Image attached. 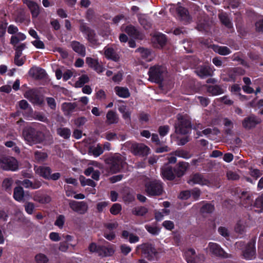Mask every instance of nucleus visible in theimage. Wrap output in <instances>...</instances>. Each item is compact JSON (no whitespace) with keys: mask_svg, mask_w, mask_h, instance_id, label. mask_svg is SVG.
Instances as JSON below:
<instances>
[{"mask_svg":"<svg viewBox=\"0 0 263 263\" xmlns=\"http://www.w3.org/2000/svg\"><path fill=\"white\" fill-rule=\"evenodd\" d=\"M47 103L51 109H55L56 108V102L54 98L48 97L46 98Z\"/></svg>","mask_w":263,"mask_h":263,"instance_id":"680f3d73","label":"nucleus"},{"mask_svg":"<svg viewBox=\"0 0 263 263\" xmlns=\"http://www.w3.org/2000/svg\"><path fill=\"white\" fill-rule=\"evenodd\" d=\"M35 260L37 263H47L48 259L44 254H39L35 256Z\"/></svg>","mask_w":263,"mask_h":263,"instance_id":"4d7b16f0","label":"nucleus"},{"mask_svg":"<svg viewBox=\"0 0 263 263\" xmlns=\"http://www.w3.org/2000/svg\"><path fill=\"white\" fill-rule=\"evenodd\" d=\"M23 136L27 144L30 146L33 145V127L31 125L24 128L23 131Z\"/></svg>","mask_w":263,"mask_h":263,"instance_id":"2eb2a0df","label":"nucleus"},{"mask_svg":"<svg viewBox=\"0 0 263 263\" xmlns=\"http://www.w3.org/2000/svg\"><path fill=\"white\" fill-rule=\"evenodd\" d=\"M138 19L140 24L145 29H148L151 27L150 23L146 19V16L144 15H138Z\"/></svg>","mask_w":263,"mask_h":263,"instance_id":"37998d69","label":"nucleus"},{"mask_svg":"<svg viewBox=\"0 0 263 263\" xmlns=\"http://www.w3.org/2000/svg\"><path fill=\"white\" fill-rule=\"evenodd\" d=\"M77 106V105L76 103H72L65 102L62 104V109L64 112L65 115H69L75 110Z\"/></svg>","mask_w":263,"mask_h":263,"instance_id":"cd10ccee","label":"nucleus"},{"mask_svg":"<svg viewBox=\"0 0 263 263\" xmlns=\"http://www.w3.org/2000/svg\"><path fill=\"white\" fill-rule=\"evenodd\" d=\"M260 119L254 115H251L250 116L245 118L242 124L244 128L246 129H251L254 127L257 124L260 123Z\"/></svg>","mask_w":263,"mask_h":263,"instance_id":"ddd939ff","label":"nucleus"},{"mask_svg":"<svg viewBox=\"0 0 263 263\" xmlns=\"http://www.w3.org/2000/svg\"><path fill=\"white\" fill-rule=\"evenodd\" d=\"M178 122L176 125V132L185 135L189 132L191 127V122L189 119L182 116L178 115Z\"/></svg>","mask_w":263,"mask_h":263,"instance_id":"0eeeda50","label":"nucleus"},{"mask_svg":"<svg viewBox=\"0 0 263 263\" xmlns=\"http://www.w3.org/2000/svg\"><path fill=\"white\" fill-rule=\"evenodd\" d=\"M34 46L39 49L44 48V43L40 40L35 31H34Z\"/></svg>","mask_w":263,"mask_h":263,"instance_id":"de8ad7c7","label":"nucleus"},{"mask_svg":"<svg viewBox=\"0 0 263 263\" xmlns=\"http://www.w3.org/2000/svg\"><path fill=\"white\" fill-rule=\"evenodd\" d=\"M115 252V249L112 245L108 247H99L97 250V253L99 256L102 257L109 256L112 255Z\"/></svg>","mask_w":263,"mask_h":263,"instance_id":"6ab92c4d","label":"nucleus"},{"mask_svg":"<svg viewBox=\"0 0 263 263\" xmlns=\"http://www.w3.org/2000/svg\"><path fill=\"white\" fill-rule=\"evenodd\" d=\"M245 222L241 220L239 221L235 227V232L239 234H242L245 231Z\"/></svg>","mask_w":263,"mask_h":263,"instance_id":"c03bdc74","label":"nucleus"},{"mask_svg":"<svg viewBox=\"0 0 263 263\" xmlns=\"http://www.w3.org/2000/svg\"><path fill=\"white\" fill-rule=\"evenodd\" d=\"M177 13L180 18L185 22L187 23L190 20V16L189 15L187 10L182 7H179L177 10Z\"/></svg>","mask_w":263,"mask_h":263,"instance_id":"2f4dec72","label":"nucleus"},{"mask_svg":"<svg viewBox=\"0 0 263 263\" xmlns=\"http://www.w3.org/2000/svg\"><path fill=\"white\" fill-rule=\"evenodd\" d=\"M184 256L187 263H196L197 255L195 251L193 249H189L184 253Z\"/></svg>","mask_w":263,"mask_h":263,"instance_id":"c85d7f7f","label":"nucleus"},{"mask_svg":"<svg viewBox=\"0 0 263 263\" xmlns=\"http://www.w3.org/2000/svg\"><path fill=\"white\" fill-rule=\"evenodd\" d=\"M175 155L185 159H187L190 157V154L183 150L176 151L175 152Z\"/></svg>","mask_w":263,"mask_h":263,"instance_id":"13d9d810","label":"nucleus"},{"mask_svg":"<svg viewBox=\"0 0 263 263\" xmlns=\"http://www.w3.org/2000/svg\"><path fill=\"white\" fill-rule=\"evenodd\" d=\"M241 199L242 202V204L245 207H248L249 205H251L252 203L253 199L252 195L249 193H245L241 197Z\"/></svg>","mask_w":263,"mask_h":263,"instance_id":"72a5a7b5","label":"nucleus"},{"mask_svg":"<svg viewBox=\"0 0 263 263\" xmlns=\"http://www.w3.org/2000/svg\"><path fill=\"white\" fill-rule=\"evenodd\" d=\"M136 51L138 52L141 57L147 62L151 61L153 58L152 52L149 49L139 48L137 49Z\"/></svg>","mask_w":263,"mask_h":263,"instance_id":"5701e85b","label":"nucleus"},{"mask_svg":"<svg viewBox=\"0 0 263 263\" xmlns=\"http://www.w3.org/2000/svg\"><path fill=\"white\" fill-rule=\"evenodd\" d=\"M166 71V69L164 66H155L150 68L148 71L149 80L159 83L163 79V77Z\"/></svg>","mask_w":263,"mask_h":263,"instance_id":"20e7f679","label":"nucleus"},{"mask_svg":"<svg viewBox=\"0 0 263 263\" xmlns=\"http://www.w3.org/2000/svg\"><path fill=\"white\" fill-rule=\"evenodd\" d=\"M18 106L23 110L22 114L24 118L29 119L33 117V111L30 106L25 100H22L18 102Z\"/></svg>","mask_w":263,"mask_h":263,"instance_id":"f8f14e48","label":"nucleus"},{"mask_svg":"<svg viewBox=\"0 0 263 263\" xmlns=\"http://www.w3.org/2000/svg\"><path fill=\"white\" fill-rule=\"evenodd\" d=\"M44 102V97L42 95H34V104L42 105Z\"/></svg>","mask_w":263,"mask_h":263,"instance_id":"69168bd1","label":"nucleus"},{"mask_svg":"<svg viewBox=\"0 0 263 263\" xmlns=\"http://www.w3.org/2000/svg\"><path fill=\"white\" fill-rule=\"evenodd\" d=\"M14 48L15 50V55H16V57H21L22 55V51L26 48V45L22 43Z\"/></svg>","mask_w":263,"mask_h":263,"instance_id":"6e6d98bb","label":"nucleus"},{"mask_svg":"<svg viewBox=\"0 0 263 263\" xmlns=\"http://www.w3.org/2000/svg\"><path fill=\"white\" fill-rule=\"evenodd\" d=\"M121 211V206L119 203H115L110 208L111 214H118Z\"/></svg>","mask_w":263,"mask_h":263,"instance_id":"052dcab7","label":"nucleus"},{"mask_svg":"<svg viewBox=\"0 0 263 263\" xmlns=\"http://www.w3.org/2000/svg\"><path fill=\"white\" fill-rule=\"evenodd\" d=\"M212 48L215 52L222 55H228L231 52L230 49L226 46L214 45Z\"/></svg>","mask_w":263,"mask_h":263,"instance_id":"c756f323","label":"nucleus"},{"mask_svg":"<svg viewBox=\"0 0 263 263\" xmlns=\"http://www.w3.org/2000/svg\"><path fill=\"white\" fill-rule=\"evenodd\" d=\"M70 208L75 212L84 211L87 209V205L84 202L72 201L69 203Z\"/></svg>","mask_w":263,"mask_h":263,"instance_id":"a878e982","label":"nucleus"},{"mask_svg":"<svg viewBox=\"0 0 263 263\" xmlns=\"http://www.w3.org/2000/svg\"><path fill=\"white\" fill-rule=\"evenodd\" d=\"M58 133L64 138H68L70 136V131L66 128H61L58 129Z\"/></svg>","mask_w":263,"mask_h":263,"instance_id":"864d4df0","label":"nucleus"},{"mask_svg":"<svg viewBox=\"0 0 263 263\" xmlns=\"http://www.w3.org/2000/svg\"><path fill=\"white\" fill-rule=\"evenodd\" d=\"M118 121L119 117L116 111L110 110L107 112L106 122L108 124H116Z\"/></svg>","mask_w":263,"mask_h":263,"instance_id":"bb28decb","label":"nucleus"},{"mask_svg":"<svg viewBox=\"0 0 263 263\" xmlns=\"http://www.w3.org/2000/svg\"><path fill=\"white\" fill-rule=\"evenodd\" d=\"M208 91L212 95L216 96L224 93V89L219 86L216 85L209 87Z\"/></svg>","mask_w":263,"mask_h":263,"instance_id":"f704fd0d","label":"nucleus"},{"mask_svg":"<svg viewBox=\"0 0 263 263\" xmlns=\"http://www.w3.org/2000/svg\"><path fill=\"white\" fill-rule=\"evenodd\" d=\"M107 163L110 164V171L116 173L125 167L126 163L125 158L119 154H115L107 160Z\"/></svg>","mask_w":263,"mask_h":263,"instance_id":"f03ea898","label":"nucleus"},{"mask_svg":"<svg viewBox=\"0 0 263 263\" xmlns=\"http://www.w3.org/2000/svg\"><path fill=\"white\" fill-rule=\"evenodd\" d=\"M121 30L124 31L129 35L134 37L135 38H139V32L137 29L132 25H128L126 27L122 26L121 27Z\"/></svg>","mask_w":263,"mask_h":263,"instance_id":"b1692460","label":"nucleus"},{"mask_svg":"<svg viewBox=\"0 0 263 263\" xmlns=\"http://www.w3.org/2000/svg\"><path fill=\"white\" fill-rule=\"evenodd\" d=\"M188 167V164L186 162H179L177 168V175L180 176L183 175L184 172Z\"/></svg>","mask_w":263,"mask_h":263,"instance_id":"a18cd8bd","label":"nucleus"},{"mask_svg":"<svg viewBox=\"0 0 263 263\" xmlns=\"http://www.w3.org/2000/svg\"><path fill=\"white\" fill-rule=\"evenodd\" d=\"M45 71L39 67H34V78L38 79H42L46 76Z\"/></svg>","mask_w":263,"mask_h":263,"instance_id":"58836bf2","label":"nucleus"},{"mask_svg":"<svg viewBox=\"0 0 263 263\" xmlns=\"http://www.w3.org/2000/svg\"><path fill=\"white\" fill-rule=\"evenodd\" d=\"M195 71L197 75L201 78L212 76L213 73L212 68L205 65L197 67Z\"/></svg>","mask_w":263,"mask_h":263,"instance_id":"f3484780","label":"nucleus"},{"mask_svg":"<svg viewBox=\"0 0 263 263\" xmlns=\"http://www.w3.org/2000/svg\"><path fill=\"white\" fill-rule=\"evenodd\" d=\"M152 41L156 47H162L166 43V39L165 35L161 33H156L153 35Z\"/></svg>","mask_w":263,"mask_h":263,"instance_id":"dca6fc26","label":"nucleus"},{"mask_svg":"<svg viewBox=\"0 0 263 263\" xmlns=\"http://www.w3.org/2000/svg\"><path fill=\"white\" fill-rule=\"evenodd\" d=\"M27 196L28 193L24 192L23 188L22 186H16L14 189L13 196L15 200L19 202L24 201L25 200L28 199Z\"/></svg>","mask_w":263,"mask_h":263,"instance_id":"4468645a","label":"nucleus"},{"mask_svg":"<svg viewBox=\"0 0 263 263\" xmlns=\"http://www.w3.org/2000/svg\"><path fill=\"white\" fill-rule=\"evenodd\" d=\"M250 105L253 108H260L263 106V100H254L251 103H250Z\"/></svg>","mask_w":263,"mask_h":263,"instance_id":"0e129e2a","label":"nucleus"},{"mask_svg":"<svg viewBox=\"0 0 263 263\" xmlns=\"http://www.w3.org/2000/svg\"><path fill=\"white\" fill-rule=\"evenodd\" d=\"M115 91L117 95L121 98H126L130 96L129 90L126 87L116 86Z\"/></svg>","mask_w":263,"mask_h":263,"instance_id":"7c9ffc66","label":"nucleus"},{"mask_svg":"<svg viewBox=\"0 0 263 263\" xmlns=\"http://www.w3.org/2000/svg\"><path fill=\"white\" fill-rule=\"evenodd\" d=\"M223 124L226 133L227 134H231L232 129L233 127V124L232 122L228 119H224Z\"/></svg>","mask_w":263,"mask_h":263,"instance_id":"8fccbe9b","label":"nucleus"},{"mask_svg":"<svg viewBox=\"0 0 263 263\" xmlns=\"http://www.w3.org/2000/svg\"><path fill=\"white\" fill-rule=\"evenodd\" d=\"M213 132V133L214 134H218L219 133V130L216 128H208L202 130V133H203V134L206 136L210 139L212 140H214L215 136L210 135V132Z\"/></svg>","mask_w":263,"mask_h":263,"instance_id":"ea45409f","label":"nucleus"},{"mask_svg":"<svg viewBox=\"0 0 263 263\" xmlns=\"http://www.w3.org/2000/svg\"><path fill=\"white\" fill-rule=\"evenodd\" d=\"M35 172L43 177L49 179V176H50V174H51V170L47 166H40L36 169Z\"/></svg>","mask_w":263,"mask_h":263,"instance_id":"473e14b6","label":"nucleus"},{"mask_svg":"<svg viewBox=\"0 0 263 263\" xmlns=\"http://www.w3.org/2000/svg\"><path fill=\"white\" fill-rule=\"evenodd\" d=\"M141 250L142 255L152 260L157 258V252L155 248L151 244L144 243L137 247V250Z\"/></svg>","mask_w":263,"mask_h":263,"instance_id":"423d86ee","label":"nucleus"},{"mask_svg":"<svg viewBox=\"0 0 263 263\" xmlns=\"http://www.w3.org/2000/svg\"><path fill=\"white\" fill-rule=\"evenodd\" d=\"M104 54L107 59L114 61H118L120 59L118 54L111 47H105L104 48Z\"/></svg>","mask_w":263,"mask_h":263,"instance_id":"393cba45","label":"nucleus"},{"mask_svg":"<svg viewBox=\"0 0 263 263\" xmlns=\"http://www.w3.org/2000/svg\"><path fill=\"white\" fill-rule=\"evenodd\" d=\"M27 20V16L25 14V13L22 11L20 10L16 12L15 15V21L17 23H24Z\"/></svg>","mask_w":263,"mask_h":263,"instance_id":"79ce46f5","label":"nucleus"},{"mask_svg":"<svg viewBox=\"0 0 263 263\" xmlns=\"http://www.w3.org/2000/svg\"><path fill=\"white\" fill-rule=\"evenodd\" d=\"M89 153L97 157L103 153V149L101 146L98 144L96 146H93L89 148Z\"/></svg>","mask_w":263,"mask_h":263,"instance_id":"e433bc0d","label":"nucleus"},{"mask_svg":"<svg viewBox=\"0 0 263 263\" xmlns=\"http://www.w3.org/2000/svg\"><path fill=\"white\" fill-rule=\"evenodd\" d=\"M65 222V217L63 215H60L55 221V225L60 228H62Z\"/></svg>","mask_w":263,"mask_h":263,"instance_id":"bf43d9fd","label":"nucleus"},{"mask_svg":"<svg viewBox=\"0 0 263 263\" xmlns=\"http://www.w3.org/2000/svg\"><path fill=\"white\" fill-rule=\"evenodd\" d=\"M34 154L35 159L39 162H43L47 158V154L41 151H36L35 152Z\"/></svg>","mask_w":263,"mask_h":263,"instance_id":"3c124183","label":"nucleus"},{"mask_svg":"<svg viewBox=\"0 0 263 263\" xmlns=\"http://www.w3.org/2000/svg\"><path fill=\"white\" fill-rule=\"evenodd\" d=\"M105 137L107 140L112 141L117 139V135L114 133L108 132L105 134Z\"/></svg>","mask_w":263,"mask_h":263,"instance_id":"338daca9","label":"nucleus"},{"mask_svg":"<svg viewBox=\"0 0 263 263\" xmlns=\"http://www.w3.org/2000/svg\"><path fill=\"white\" fill-rule=\"evenodd\" d=\"M145 228L149 233L154 235H157L160 232V229L155 226L146 224L145 225Z\"/></svg>","mask_w":263,"mask_h":263,"instance_id":"09e8293b","label":"nucleus"},{"mask_svg":"<svg viewBox=\"0 0 263 263\" xmlns=\"http://www.w3.org/2000/svg\"><path fill=\"white\" fill-rule=\"evenodd\" d=\"M130 149L135 155L145 156L149 153V148L142 143L131 144Z\"/></svg>","mask_w":263,"mask_h":263,"instance_id":"9d476101","label":"nucleus"},{"mask_svg":"<svg viewBox=\"0 0 263 263\" xmlns=\"http://www.w3.org/2000/svg\"><path fill=\"white\" fill-rule=\"evenodd\" d=\"M86 62L89 67L93 68L98 72L100 73L104 70L103 67L99 64L97 59L88 57L86 59Z\"/></svg>","mask_w":263,"mask_h":263,"instance_id":"412c9836","label":"nucleus"},{"mask_svg":"<svg viewBox=\"0 0 263 263\" xmlns=\"http://www.w3.org/2000/svg\"><path fill=\"white\" fill-rule=\"evenodd\" d=\"M145 191L149 196H158L162 194L163 187L159 180L150 181L145 184Z\"/></svg>","mask_w":263,"mask_h":263,"instance_id":"39448f33","label":"nucleus"},{"mask_svg":"<svg viewBox=\"0 0 263 263\" xmlns=\"http://www.w3.org/2000/svg\"><path fill=\"white\" fill-rule=\"evenodd\" d=\"M194 212H200L202 214H211L214 211V205L210 203H199L193 207Z\"/></svg>","mask_w":263,"mask_h":263,"instance_id":"1a4fd4ad","label":"nucleus"},{"mask_svg":"<svg viewBox=\"0 0 263 263\" xmlns=\"http://www.w3.org/2000/svg\"><path fill=\"white\" fill-rule=\"evenodd\" d=\"M12 184V179L10 178H6L3 182L2 186L7 192L10 193L11 191V186Z\"/></svg>","mask_w":263,"mask_h":263,"instance_id":"49530a36","label":"nucleus"},{"mask_svg":"<svg viewBox=\"0 0 263 263\" xmlns=\"http://www.w3.org/2000/svg\"><path fill=\"white\" fill-rule=\"evenodd\" d=\"M208 248L210 251L216 256L222 258H228L229 257V255L216 243L210 242L208 245Z\"/></svg>","mask_w":263,"mask_h":263,"instance_id":"9b49d317","label":"nucleus"},{"mask_svg":"<svg viewBox=\"0 0 263 263\" xmlns=\"http://www.w3.org/2000/svg\"><path fill=\"white\" fill-rule=\"evenodd\" d=\"M80 181L82 186L89 185L92 187H95L96 185V183L90 179L86 180V182H84V177L83 176H80Z\"/></svg>","mask_w":263,"mask_h":263,"instance_id":"5fc2aeb1","label":"nucleus"},{"mask_svg":"<svg viewBox=\"0 0 263 263\" xmlns=\"http://www.w3.org/2000/svg\"><path fill=\"white\" fill-rule=\"evenodd\" d=\"M188 183L191 185L198 184L202 185H208L209 182L203 178L201 175L195 174L188 180Z\"/></svg>","mask_w":263,"mask_h":263,"instance_id":"a211bd4d","label":"nucleus"},{"mask_svg":"<svg viewBox=\"0 0 263 263\" xmlns=\"http://www.w3.org/2000/svg\"><path fill=\"white\" fill-rule=\"evenodd\" d=\"M161 175L163 178L167 180H173L175 178L172 168L168 164L165 165L161 168Z\"/></svg>","mask_w":263,"mask_h":263,"instance_id":"4be33fe9","label":"nucleus"},{"mask_svg":"<svg viewBox=\"0 0 263 263\" xmlns=\"http://www.w3.org/2000/svg\"><path fill=\"white\" fill-rule=\"evenodd\" d=\"M255 206L259 208L260 209L257 211L258 213L263 212V194L261 195L256 199L255 203Z\"/></svg>","mask_w":263,"mask_h":263,"instance_id":"603ef678","label":"nucleus"},{"mask_svg":"<svg viewBox=\"0 0 263 263\" xmlns=\"http://www.w3.org/2000/svg\"><path fill=\"white\" fill-rule=\"evenodd\" d=\"M72 49L78 54L85 57L86 54V48L85 46L77 41H72L71 43Z\"/></svg>","mask_w":263,"mask_h":263,"instance_id":"aec40b11","label":"nucleus"},{"mask_svg":"<svg viewBox=\"0 0 263 263\" xmlns=\"http://www.w3.org/2000/svg\"><path fill=\"white\" fill-rule=\"evenodd\" d=\"M219 17L221 23L224 24L227 27L231 28L232 27V24L226 13H221L219 15Z\"/></svg>","mask_w":263,"mask_h":263,"instance_id":"c9c22d12","label":"nucleus"},{"mask_svg":"<svg viewBox=\"0 0 263 263\" xmlns=\"http://www.w3.org/2000/svg\"><path fill=\"white\" fill-rule=\"evenodd\" d=\"M218 101H220L226 105H231L233 104V101L229 99V98L227 96H223L217 99Z\"/></svg>","mask_w":263,"mask_h":263,"instance_id":"e2e57ef3","label":"nucleus"},{"mask_svg":"<svg viewBox=\"0 0 263 263\" xmlns=\"http://www.w3.org/2000/svg\"><path fill=\"white\" fill-rule=\"evenodd\" d=\"M34 200H36L42 203H45L49 202L51 200V198L47 195L40 196L39 194H36L34 196Z\"/></svg>","mask_w":263,"mask_h":263,"instance_id":"a19ab883","label":"nucleus"},{"mask_svg":"<svg viewBox=\"0 0 263 263\" xmlns=\"http://www.w3.org/2000/svg\"><path fill=\"white\" fill-rule=\"evenodd\" d=\"M89 81V78L88 76L83 74L79 78L78 80L75 83L76 87H81L85 84L88 83Z\"/></svg>","mask_w":263,"mask_h":263,"instance_id":"4c0bfd02","label":"nucleus"},{"mask_svg":"<svg viewBox=\"0 0 263 263\" xmlns=\"http://www.w3.org/2000/svg\"><path fill=\"white\" fill-rule=\"evenodd\" d=\"M0 167L5 171H15L18 168V161L13 157L2 156L0 158Z\"/></svg>","mask_w":263,"mask_h":263,"instance_id":"7ed1b4c3","label":"nucleus"},{"mask_svg":"<svg viewBox=\"0 0 263 263\" xmlns=\"http://www.w3.org/2000/svg\"><path fill=\"white\" fill-rule=\"evenodd\" d=\"M80 30L83 34L87 36V40L91 46H95L99 44L95 31L89 28L85 24H81Z\"/></svg>","mask_w":263,"mask_h":263,"instance_id":"6e6552de","label":"nucleus"},{"mask_svg":"<svg viewBox=\"0 0 263 263\" xmlns=\"http://www.w3.org/2000/svg\"><path fill=\"white\" fill-rule=\"evenodd\" d=\"M87 119L85 117H80L74 120V124L78 126H81L85 124Z\"/></svg>","mask_w":263,"mask_h":263,"instance_id":"774afa93","label":"nucleus"},{"mask_svg":"<svg viewBox=\"0 0 263 263\" xmlns=\"http://www.w3.org/2000/svg\"><path fill=\"white\" fill-rule=\"evenodd\" d=\"M255 242L256 239L254 238L251 239L246 246L243 241H240L236 242L235 246L237 249H244L242 251L244 258L252 259L255 258L256 255Z\"/></svg>","mask_w":263,"mask_h":263,"instance_id":"f257e3e1","label":"nucleus"}]
</instances>
